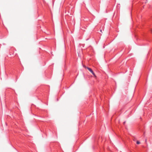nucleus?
Listing matches in <instances>:
<instances>
[{
	"mask_svg": "<svg viewBox=\"0 0 152 152\" xmlns=\"http://www.w3.org/2000/svg\"><path fill=\"white\" fill-rule=\"evenodd\" d=\"M87 69L89 71H90L92 73V74L95 77L96 76L95 75V73H94V72L92 70L91 68H90L89 67H87Z\"/></svg>",
	"mask_w": 152,
	"mask_h": 152,
	"instance_id": "nucleus-1",
	"label": "nucleus"
},
{
	"mask_svg": "<svg viewBox=\"0 0 152 152\" xmlns=\"http://www.w3.org/2000/svg\"><path fill=\"white\" fill-rule=\"evenodd\" d=\"M140 143L139 141H137V144H140Z\"/></svg>",
	"mask_w": 152,
	"mask_h": 152,
	"instance_id": "nucleus-2",
	"label": "nucleus"
},
{
	"mask_svg": "<svg viewBox=\"0 0 152 152\" xmlns=\"http://www.w3.org/2000/svg\"><path fill=\"white\" fill-rule=\"evenodd\" d=\"M125 122H124L123 123H124V124H125Z\"/></svg>",
	"mask_w": 152,
	"mask_h": 152,
	"instance_id": "nucleus-3",
	"label": "nucleus"
},
{
	"mask_svg": "<svg viewBox=\"0 0 152 152\" xmlns=\"http://www.w3.org/2000/svg\"><path fill=\"white\" fill-rule=\"evenodd\" d=\"M151 32L152 33V30H151Z\"/></svg>",
	"mask_w": 152,
	"mask_h": 152,
	"instance_id": "nucleus-4",
	"label": "nucleus"
}]
</instances>
